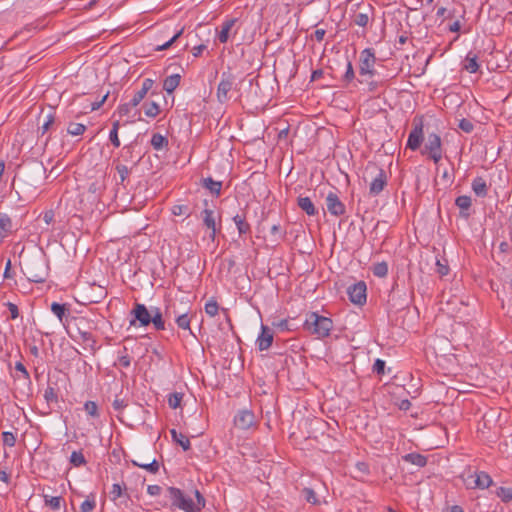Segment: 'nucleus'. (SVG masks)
Instances as JSON below:
<instances>
[{
	"instance_id": "4468645a",
	"label": "nucleus",
	"mask_w": 512,
	"mask_h": 512,
	"mask_svg": "<svg viewBox=\"0 0 512 512\" xmlns=\"http://www.w3.org/2000/svg\"><path fill=\"white\" fill-rule=\"evenodd\" d=\"M273 337V331L269 327L262 325L261 333L257 338L259 350H267L272 345Z\"/></svg>"
},
{
	"instance_id": "69168bd1",
	"label": "nucleus",
	"mask_w": 512,
	"mask_h": 512,
	"mask_svg": "<svg viewBox=\"0 0 512 512\" xmlns=\"http://www.w3.org/2000/svg\"><path fill=\"white\" fill-rule=\"evenodd\" d=\"M7 307L11 314V319H16L19 316V310L16 304L8 302Z\"/></svg>"
},
{
	"instance_id": "cd10ccee",
	"label": "nucleus",
	"mask_w": 512,
	"mask_h": 512,
	"mask_svg": "<svg viewBox=\"0 0 512 512\" xmlns=\"http://www.w3.org/2000/svg\"><path fill=\"white\" fill-rule=\"evenodd\" d=\"M55 121V116L53 113H49L46 115H40L38 118V122H42L39 130L41 131V134L44 135L50 127L53 125Z\"/></svg>"
},
{
	"instance_id": "bf43d9fd",
	"label": "nucleus",
	"mask_w": 512,
	"mask_h": 512,
	"mask_svg": "<svg viewBox=\"0 0 512 512\" xmlns=\"http://www.w3.org/2000/svg\"><path fill=\"white\" fill-rule=\"evenodd\" d=\"M373 372L378 375H383L385 373V361L376 359L373 365Z\"/></svg>"
},
{
	"instance_id": "aec40b11",
	"label": "nucleus",
	"mask_w": 512,
	"mask_h": 512,
	"mask_svg": "<svg viewBox=\"0 0 512 512\" xmlns=\"http://www.w3.org/2000/svg\"><path fill=\"white\" fill-rule=\"evenodd\" d=\"M463 68L469 73H475L479 69L478 55L470 51L464 59Z\"/></svg>"
},
{
	"instance_id": "680f3d73",
	"label": "nucleus",
	"mask_w": 512,
	"mask_h": 512,
	"mask_svg": "<svg viewBox=\"0 0 512 512\" xmlns=\"http://www.w3.org/2000/svg\"><path fill=\"white\" fill-rule=\"evenodd\" d=\"M112 406L115 411L121 412L127 406V402L124 399L116 397L112 403Z\"/></svg>"
},
{
	"instance_id": "5fc2aeb1",
	"label": "nucleus",
	"mask_w": 512,
	"mask_h": 512,
	"mask_svg": "<svg viewBox=\"0 0 512 512\" xmlns=\"http://www.w3.org/2000/svg\"><path fill=\"white\" fill-rule=\"evenodd\" d=\"M436 271L440 276H446L449 273V266L447 261L444 260V263L437 259L436 261Z\"/></svg>"
},
{
	"instance_id": "4d7b16f0",
	"label": "nucleus",
	"mask_w": 512,
	"mask_h": 512,
	"mask_svg": "<svg viewBox=\"0 0 512 512\" xmlns=\"http://www.w3.org/2000/svg\"><path fill=\"white\" fill-rule=\"evenodd\" d=\"M145 96H146V94H145L144 90H138L137 92H135L132 99L129 101V105L137 107L141 103V101L145 98Z\"/></svg>"
},
{
	"instance_id": "79ce46f5",
	"label": "nucleus",
	"mask_w": 512,
	"mask_h": 512,
	"mask_svg": "<svg viewBox=\"0 0 512 512\" xmlns=\"http://www.w3.org/2000/svg\"><path fill=\"white\" fill-rule=\"evenodd\" d=\"M183 399V393L174 392L168 397V404L172 409H176L180 406Z\"/></svg>"
},
{
	"instance_id": "e433bc0d",
	"label": "nucleus",
	"mask_w": 512,
	"mask_h": 512,
	"mask_svg": "<svg viewBox=\"0 0 512 512\" xmlns=\"http://www.w3.org/2000/svg\"><path fill=\"white\" fill-rule=\"evenodd\" d=\"M86 131V126L81 123H69L67 132L72 136L82 135Z\"/></svg>"
},
{
	"instance_id": "4c0bfd02",
	"label": "nucleus",
	"mask_w": 512,
	"mask_h": 512,
	"mask_svg": "<svg viewBox=\"0 0 512 512\" xmlns=\"http://www.w3.org/2000/svg\"><path fill=\"white\" fill-rule=\"evenodd\" d=\"M118 364L124 368H128L131 364V358L128 355V349L126 346H124L123 349L119 351Z\"/></svg>"
},
{
	"instance_id": "2eb2a0df",
	"label": "nucleus",
	"mask_w": 512,
	"mask_h": 512,
	"mask_svg": "<svg viewBox=\"0 0 512 512\" xmlns=\"http://www.w3.org/2000/svg\"><path fill=\"white\" fill-rule=\"evenodd\" d=\"M298 207L303 210L308 216H314L318 214V210L315 207L314 203L308 196H298L297 198Z\"/></svg>"
},
{
	"instance_id": "6e6d98bb",
	"label": "nucleus",
	"mask_w": 512,
	"mask_h": 512,
	"mask_svg": "<svg viewBox=\"0 0 512 512\" xmlns=\"http://www.w3.org/2000/svg\"><path fill=\"white\" fill-rule=\"evenodd\" d=\"M85 411L92 417L98 416V406L94 401H87L84 405Z\"/></svg>"
},
{
	"instance_id": "58836bf2",
	"label": "nucleus",
	"mask_w": 512,
	"mask_h": 512,
	"mask_svg": "<svg viewBox=\"0 0 512 512\" xmlns=\"http://www.w3.org/2000/svg\"><path fill=\"white\" fill-rule=\"evenodd\" d=\"M70 463L75 467H79L86 464V459L82 451H73L70 456Z\"/></svg>"
},
{
	"instance_id": "ddd939ff",
	"label": "nucleus",
	"mask_w": 512,
	"mask_h": 512,
	"mask_svg": "<svg viewBox=\"0 0 512 512\" xmlns=\"http://www.w3.org/2000/svg\"><path fill=\"white\" fill-rule=\"evenodd\" d=\"M247 206L241 210V213H237L233 216V222L235 223L238 233L240 236L249 234L251 232V226L247 222Z\"/></svg>"
},
{
	"instance_id": "6e6552de",
	"label": "nucleus",
	"mask_w": 512,
	"mask_h": 512,
	"mask_svg": "<svg viewBox=\"0 0 512 512\" xmlns=\"http://www.w3.org/2000/svg\"><path fill=\"white\" fill-rule=\"evenodd\" d=\"M234 84V75L231 73L223 72L217 87V99L220 103H225L229 99L228 93L233 89Z\"/></svg>"
},
{
	"instance_id": "393cba45",
	"label": "nucleus",
	"mask_w": 512,
	"mask_h": 512,
	"mask_svg": "<svg viewBox=\"0 0 512 512\" xmlns=\"http://www.w3.org/2000/svg\"><path fill=\"white\" fill-rule=\"evenodd\" d=\"M170 434H171L172 440L175 443H177L178 445H180L184 451H187L190 449L191 444H190V440L187 436H185L184 434H182L180 432H177L175 429H171Z\"/></svg>"
},
{
	"instance_id": "f257e3e1",
	"label": "nucleus",
	"mask_w": 512,
	"mask_h": 512,
	"mask_svg": "<svg viewBox=\"0 0 512 512\" xmlns=\"http://www.w3.org/2000/svg\"><path fill=\"white\" fill-rule=\"evenodd\" d=\"M167 494V497L171 501V509L177 508L184 512H201L206 504L204 496L198 490L194 491L196 501L176 487H168Z\"/></svg>"
},
{
	"instance_id": "f704fd0d",
	"label": "nucleus",
	"mask_w": 512,
	"mask_h": 512,
	"mask_svg": "<svg viewBox=\"0 0 512 512\" xmlns=\"http://www.w3.org/2000/svg\"><path fill=\"white\" fill-rule=\"evenodd\" d=\"M302 495L308 503H311L313 505L320 504V501H319L315 491L312 488L305 487L302 490Z\"/></svg>"
},
{
	"instance_id": "f3484780",
	"label": "nucleus",
	"mask_w": 512,
	"mask_h": 512,
	"mask_svg": "<svg viewBox=\"0 0 512 512\" xmlns=\"http://www.w3.org/2000/svg\"><path fill=\"white\" fill-rule=\"evenodd\" d=\"M204 225L211 230L210 237L214 239L216 234V222L214 217V211L211 209H204L202 211Z\"/></svg>"
},
{
	"instance_id": "7c9ffc66",
	"label": "nucleus",
	"mask_w": 512,
	"mask_h": 512,
	"mask_svg": "<svg viewBox=\"0 0 512 512\" xmlns=\"http://www.w3.org/2000/svg\"><path fill=\"white\" fill-rule=\"evenodd\" d=\"M151 145L155 150H161L168 146V139L159 133H155L152 135Z\"/></svg>"
},
{
	"instance_id": "8fccbe9b",
	"label": "nucleus",
	"mask_w": 512,
	"mask_h": 512,
	"mask_svg": "<svg viewBox=\"0 0 512 512\" xmlns=\"http://www.w3.org/2000/svg\"><path fill=\"white\" fill-rule=\"evenodd\" d=\"M27 278L31 282L42 283L45 281V274L44 273H36V272H33L31 269H28Z\"/></svg>"
},
{
	"instance_id": "a18cd8bd",
	"label": "nucleus",
	"mask_w": 512,
	"mask_h": 512,
	"mask_svg": "<svg viewBox=\"0 0 512 512\" xmlns=\"http://www.w3.org/2000/svg\"><path fill=\"white\" fill-rule=\"evenodd\" d=\"M80 338L84 343H87L93 351L96 350V340L94 339L93 335L90 332L87 331H79Z\"/></svg>"
},
{
	"instance_id": "dca6fc26",
	"label": "nucleus",
	"mask_w": 512,
	"mask_h": 512,
	"mask_svg": "<svg viewBox=\"0 0 512 512\" xmlns=\"http://www.w3.org/2000/svg\"><path fill=\"white\" fill-rule=\"evenodd\" d=\"M151 324L157 331L166 329V321L160 308L152 307Z\"/></svg>"
},
{
	"instance_id": "f8f14e48",
	"label": "nucleus",
	"mask_w": 512,
	"mask_h": 512,
	"mask_svg": "<svg viewBox=\"0 0 512 512\" xmlns=\"http://www.w3.org/2000/svg\"><path fill=\"white\" fill-rule=\"evenodd\" d=\"M255 422V416L250 410H241L234 417V424L242 430L249 429Z\"/></svg>"
},
{
	"instance_id": "774afa93",
	"label": "nucleus",
	"mask_w": 512,
	"mask_h": 512,
	"mask_svg": "<svg viewBox=\"0 0 512 512\" xmlns=\"http://www.w3.org/2000/svg\"><path fill=\"white\" fill-rule=\"evenodd\" d=\"M162 488L159 485H149L147 493L151 496H157L161 493Z\"/></svg>"
},
{
	"instance_id": "423d86ee",
	"label": "nucleus",
	"mask_w": 512,
	"mask_h": 512,
	"mask_svg": "<svg viewBox=\"0 0 512 512\" xmlns=\"http://www.w3.org/2000/svg\"><path fill=\"white\" fill-rule=\"evenodd\" d=\"M375 62L376 57L372 48H366L361 52L359 59V74L364 79L360 80V82H367L368 79L374 75Z\"/></svg>"
},
{
	"instance_id": "338daca9",
	"label": "nucleus",
	"mask_w": 512,
	"mask_h": 512,
	"mask_svg": "<svg viewBox=\"0 0 512 512\" xmlns=\"http://www.w3.org/2000/svg\"><path fill=\"white\" fill-rule=\"evenodd\" d=\"M109 140L113 144L114 147L118 148L120 146V139L118 136V132L110 131Z\"/></svg>"
},
{
	"instance_id": "1a4fd4ad",
	"label": "nucleus",
	"mask_w": 512,
	"mask_h": 512,
	"mask_svg": "<svg viewBox=\"0 0 512 512\" xmlns=\"http://www.w3.org/2000/svg\"><path fill=\"white\" fill-rule=\"evenodd\" d=\"M367 286L364 281H359L347 289L349 300L356 305H364L367 299Z\"/></svg>"
},
{
	"instance_id": "5701e85b",
	"label": "nucleus",
	"mask_w": 512,
	"mask_h": 512,
	"mask_svg": "<svg viewBox=\"0 0 512 512\" xmlns=\"http://www.w3.org/2000/svg\"><path fill=\"white\" fill-rule=\"evenodd\" d=\"M181 76L179 74H173L165 78L163 82V89L171 94L179 86Z\"/></svg>"
},
{
	"instance_id": "13d9d810",
	"label": "nucleus",
	"mask_w": 512,
	"mask_h": 512,
	"mask_svg": "<svg viewBox=\"0 0 512 512\" xmlns=\"http://www.w3.org/2000/svg\"><path fill=\"white\" fill-rule=\"evenodd\" d=\"M96 506L94 500L86 499L80 506L81 512H92Z\"/></svg>"
},
{
	"instance_id": "49530a36",
	"label": "nucleus",
	"mask_w": 512,
	"mask_h": 512,
	"mask_svg": "<svg viewBox=\"0 0 512 512\" xmlns=\"http://www.w3.org/2000/svg\"><path fill=\"white\" fill-rule=\"evenodd\" d=\"M44 398L48 404L58 402V394L56 390L51 386H48L46 388L44 392Z\"/></svg>"
},
{
	"instance_id": "3c124183",
	"label": "nucleus",
	"mask_w": 512,
	"mask_h": 512,
	"mask_svg": "<svg viewBox=\"0 0 512 512\" xmlns=\"http://www.w3.org/2000/svg\"><path fill=\"white\" fill-rule=\"evenodd\" d=\"M183 28L180 29L170 40H168L167 42H165L164 44L158 46L156 48L157 51H162V50H166L168 49L169 47L172 46V44L182 35L183 33Z\"/></svg>"
},
{
	"instance_id": "37998d69",
	"label": "nucleus",
	"mask_w": 512,
	"mask_h": 512,
	"mask_svg": "<svg viewBox=\"0 0 512 512\" xmlns=\"http://www.w3.org/2000/svg\"><path fill=\"white\" fill-rule=\"evenodd\" d=\"M12 228V221L11 218L6 215L0 213V233L2 232H9Z\"/></svg>"
},
{
	"instance_id": "c756f323",
	"label": "nucleus",
	"mask_w": 512,
	"mask_h": 512,
	"mask_svg": "<svg viewBox=\"0 0 512 512\" xmlns=\"http://www.w3.org/2000/svg\"><path fill=\"white\" fill-rule=\"evenodd\" d=\"M143 109H144V114L150 118H155L160 113V107L154 101L144 103Z\"/></svg>"
},
{
	"instance_id": "bb28decb",
	"label": "nucleus",
	"mask_w": 512,
	"mask_h": 512,
	"mask_svg": "<svg viewBox=\"0 0 512 512\" xmlns=\"http://www.w3.org/2000/svg\"><path fill=\"white\" fill-rule=\"evenodd\" d=\"M402 458L405 462L411 463L418 467H424L427 464V457L419 453H408Z\"/></svg>"
},
{
	"instance_id": "864d4df0",
	"label": "nucleus",
	"mask_w": 512,
	"mask_h": 512,
	"mask_svg": "<svg viewBox=\"0 0 512 512\" xmlns=\"http://www.w3.org/2000/svg\"><path fill=\"white\" fill-rule=\"evenodd\" d=\"M3 443L6 446L13 447L16 443V437L12 432L5 431L2 433Z\"/></svg>"
},
{
	"instance_id": "c03bdc74",
	"label": "nucleus",
	"mask_w": 512,
	"mask_h": 512,
	"mask_svg": "<svg viewBox=\"0 0 512 512\" xmlns=\"http://www.w3.org/2000/svg\"><path fill=\"white\" fill-rule=\"evenodd\" d=\"M115 169L116 171L118 172L119 174V177H120V184H123L124 181L127 179V177L129 176L130 172H131V169H129L126 165L124 164H121V163H117L116 166H115Z\"/></svg>"
},
{
	"instance_id": "9d476101",
	"label": "nucleus",
	"mask_w": 512,
	"mask_h": 512,
	"mask_svg": "<svg viewBox=\"0 0 512 512\" xmlns=\"http://www.w3.org/2000/svg\"><path fill=\"white\" fill-rule=\"evenodd\" d=\"M237 22V18H229L223 21L220 26V30L217 33V38L220 43H227L231 35H235L237 33V29H234Z\"/></svg>"
},
{
	"instance_id": "a878e982",
	"label": "nucleus",
	"mask_w": 512,
	"mask_h": 512,
	"mask_svg": "<svg viewBox=\"0 0 512 512\" xmlns=\"http://www.w3.org/2000/svg\"><path fill=\"white\" fill-rule=\"evenodd\" d=\"M472 190L479 197H485L488 193L486 181L482 177H476L472 182Z\"/></svg>"
},
{
	"instance_id": "09e8293b",
	"label": "nucleus",
	"mask_w": 512,
	"mask_h": 512,
	"mask_svg": "<svg viewBox=\"0 0 512 512\" xmlns=\"http://www.w3.org/2000/svg\"><path fill=\"white\" fill-rule=\"evenodd\" d=\"M353 22L360 27H366L369 23V16L366 13H356L353 16Z\"/></svg>"
},
{
	"instance_id": "0e129e2a",
	"label": "nucleus",
	"mask_w": 512,
	"mask_h": 512,
	"mask_svg": "<svg viewBox=\"0 0 512 512\" xmlns=\"http://www.w3.org/2000/svg\"><path fill=\"white\" fill-rule=\"evenodd\" d=\"M271 234L277 236V239H283L286 233L282 232L280 224H274L271 227Z\"/></svg>"
},
{
	"instance_id": "9b49d317",
	"label": "nucleus",
	"mask_w": 512,
	"mask_h": 512,
	"mask_svg": "<svg viewBox=\"0 0 512 512\" xmlns=\"http://www.w3.org/2000/svg\"><path fill=\"white\" fill-rule=\"evenodd\" d=\"M326 206L328 212L333 216H341L345 213V205L341 202L338 195L330 192L326 197Z\"/></svg>"
},
{
	"instance_id": "7ed1b4c3",
	"label": "nucleus",
	"mask_w": 512,
	"mask_h": 512,
	"mask_svg": "<svg viewBox=\"0 0 512 512\" xmlns=\"http://www.w3.org/2000/svg\"><path fill=\"white\" fill-rule=\"evenodd\" d=\"M304 327L318 338H325L329 336L333 328V321L316 312H310L306 317Z\"/></svg>"
},
{
	"instance_id": "c9c22d12",
	"label": "nucleus",
	"mask_w": 512,
	"mask_h": 512,
	"mask_svg": "<svg viewBox=\"0 0 512 512\" xmlns=\"http://www.w3.org/2000/svg\"><path fill=\"white\" fill-rule=\"evenodd\" d=\"M495 494L503 501L509 502L512 500V488L511 487H498Z\"/></svg>"
},
{
	"instance_id": "a19ab883",
	"label": "nucleus",
	"mask_w": 512,
	"mask_h": 512,
	"mask_svg": "<svg viewBox=\"0 0 512 512\" xmlns=\"http://www.w3.org/2000/svg\"><path fill=\"white\" fill-rule=\"evenodd\" d=\"M219 311V305L216 300L210 299L205 304V312L210 317H214L218 314Z\"/></svg>"
},
{
	"instance_id": "39448f33",
	"label": "nucleus",
	"mask_w": 512,
	"mask_h": 512,
	"mask_svg": "<svg viewBox=\"0 0 512 512\" xmlns=\"http://www.w3.org/2000/svg\"><path fill=\"white\" fill-rule=\"evenodd\" d=\"M424 140V117L416 116L412 122V130L407 139L406 148L416 151L421 147Z\"/></svg>"
},
{
	"instance_id": "603ef678",
	"label": "nucleus",
	"mask_w": 512,
	"mask_h": 512,
	"mask_svg": "<svg viewBox=\"0 0 512 512\" xmlns=\"http://www.w3.org/2000/svg\"><path fill=\"white\" fill-rule=\"evenodd\" d=\"M458 127L465 133H471L474 129V124L469 119L463 118L459 121Z\"/></svg>"
},
{
	"instance_id": "c85d7f7f",
	"label": "nucleus",
	"mask_w": 512,
	"mask_h": 512,
	"mask_svg": "<svg viewBox=\"0 0 512 512\" xmlns=\"http://www.w3.org/2000/svg\"><path fill=\"white\" fill-rule=\"evenodd\" d=\"M190 322H191V318L189 317L187 312L176 315L175 323L177 324V326L180 329L189 330L190 334L193 335V333L190 329Z\"/></svg>"
},
{
	"instance_id": "f03ea898",
	"label": "nucleus",
	"mask_w": 512,
	"mask_h": 512,
	"mask_svg": "<svg viewBox=\"0 0 512 512\" xmlns=\"http://www.w3.org/2000/svg\"><path fill=\"white\" fill-rule=\"evenodd\" d=\"M363 180L369 185V193L372 196L379 195L387 185V175L375 162H368L364 172Z\"/></svg>"
},
{
	"instance_id": "20e7f679",
	"label": "nucleus",
	"mask_w": 512,
	"mask_h": 512,
	"mask_svg": "<svg viewBox=\"0 0 512 512\" xmlns=\"http://www.w3.org/2000/svg\"><path fill=\"white\" fill-rule=\"evenodd\" d=\"M422 155H427L429 159L437 164L443 154L442 140L439 134L431 132L427 134L426 142L421 150Z\"/></svg>"
},
{
	"instance_id": "b1692460",
	"label": "nucleus",
	"mask_w": 512,
	"mask_h": 512,
	"mask_svg": "<svg viewBox=\"0 0 512 512\" xmlns=\"http://www.w3.org/2000/svg\"><path fill=\"white\" fill-rule=\"evenodd\" d=\"M475 487L480 489H486L489 488L493 484V480L490 477V475L484 471H481L479 473H476L475 478Z\"/></svg>"
},
{
	"instance_id": "4be33fe9",
	"label": "nucleus",
	"mask_w": 512,
	"mask_h": 512,
	"mask_svg": "<svg viewBox=\"0 0 512 512\" xmlns=\"http://www.w3.org/2000/svg\"><path fill=\"white\" fill-rule=\"evenodd\" d=\"M43 499L44 504L50 507L52 510H59L64 503V500L61 496H52L45 493V489H43Z\"/></svg>"
},
{
	"instance_id": "2f4dec72",
	"label": "nucleus",
	"mask_w": 512,
	"mask_h": 512,
	"mask_svg": "<svg viewBox=\"0 0 512 512\" xmlns=\"http://www.w3.org/2000/svg\"><path fill=\"white\" fill-rule=\"evenodd\" d=\"M371 270H372L374 276L379 277V278H384L388 274V264L385 261L375 263L371 267Z\"/></svg>"
},
{
	"instance_id": "473e14b6",
	"label": "nucleus",
	"mask_w": 512,
	"mask_h": 512,
	"mask_svg": "<svg viewBox=\"0 0 512 512\" xmlns=\"http://www.w3.org/2000/svg\"><path fill=\"white\" fill-rule=\"evenodd\" d=\"M132 464L134 466L143 468L152 474H156L159 471V463L156 459H153L150 463H139L135 460H132Z\"/></svg>"
},
{
	"instance_id": "de8ad7c7",
	"label": "nucleus",
	"mask_w": 512,
	"mask_h": 512,
	"mask_svg": "<svg viewBox=\"0 0 512 512\" xmlns=\"http://www.w3.org/2000/svg\"><path fill=\"white\" fill-rule=\"evenodd\" d=\"M172 214L175 216L186 215V217H189L190 216L189 206L185 205V204L174 205L172 207Z\"/></svg>"
},
{
	"instance_id": "412c9836",
	"label": "nucleus",
	"mask_w": 512,
	"mask_h": 512,
	"mask_svg": "<svg viewBox=\"0 0 512 512\" xmlns=\"http://www.w3.org/2000/svg\"><path fill=\"white\" fill-rule=\"evenodd\" d=\"M202 186L208 189L213 195L218 197L221 193L222 182L215 181L211 177H207L202 179Z\"/></svg>"
},
{
	"instance_id": "a211bd4d",
	"label": "nucleus",
	"mask_w": 512,
	"mask_h": 512,
	"mask_svg": "<svg viewBox=\"0 0 512 512\" xmlns=\"http://www.w3.org/2000/svg\"><path fill=\"white\" fill-rule=\"evenodd\" d=\"M120 157L125 162H131L133 166H136L140 161L141 157L134 155V146L133 144L126 145L122 148L120 152Z\"/></svg>"
},
{
	"instance_id": "0eeeda50",
	"label": "nucleus",
	"mask_w": 512,
	"mask_h": 512,
	"mask_svg": "<svg viewBox=\"0 0 512 512\" xmlns=\"http://www.w3.org/2000/svg\"><path fill=\"white\" fill-rule=\"evenodd\" d=\"M152 308L149 310L144 304L136 302L130 312V326L146 327L151 324Z\"/></svg>"
},
{
	"instance_id": "6ab92c4d",
	"label": "nucleus",
	"mask_w": 512,
	"mask_h": 512,
	"mask_svg": "<svg viewBox=\"0 0 512 512\" xmlns=\"http://www.w3.org/2000/svg\"><path fill=\"white\" fill-rule=\"evenodd\" d=\"M455 205L460 209V216L468 218V210L471 207V197L467 195L458 196L455 200Z\"/></svg>"
},
{
	"instance_id": "ea45409f",
	"label": "nucleus",
	"mask_w": 512,
	"mask_h": 512,
	"mask_svg": "<svg viewBox=\"0 0 512 512\" xmlns=\"http://www.w3.org/2000/svg\"><path fill=\"white\" fill-rule=\"evenodd\" d=\"M127 487L125 484L121 486L118 483L112 485V489L110 491V498L112 501H116L118 498L122 497L123 491H126Z\"/></svg>"
},
{
	"instance_id": "052dcab7",
	"label": "nucleus",
	"mask_w": 512,
	"mask_h": 512,
	"mask_svg": "<svg viewBox=\"0 0 512 512\" xmlns=\"http://www.w3.org/2000/svg\"><path fill=\"white\" fill-rule=\"evenodd\" d=\"M134 107L135 106L129 105V102H127V103L121 104L118 107L117 112L120 115V117L127 116V115H129L131 109Z\"/></svg>"
},
{
	"instance_id": "e2e57ef3",
	"label": "nucleus",
	"mask_w": 512,
	"mask_h": 512,
	"mask_svg": "<svg viewBox=\"0 0 512 512\" xmlns=\"http://www.w3.org/2000/svg\"><path fill=\"white\" fill-rule=\"evenodd\" d=\"M354 77H355V73H354L352 63L350 61H348L347 69H346V72L344 75V80L349 82V81L353 80Z\"/></svg>"
},
{
	"instance_id": "72a5a7b5",
	"label": "nucleus",
	"mask_w": 512,
	"mask_h": 512,
	"mask_svg": "<svg viewBox=\"0 0 512 512\" xmlns=\"http://www.w3.org/2000/svg\"><path fill=\"white\" fill-rule=\"evenodd\" d=\"M51 311L58 317L60 322L63 321V317L69 311L65 304H60L57 302H53L51 304Z\"/></svg>"
}]
</instances>
